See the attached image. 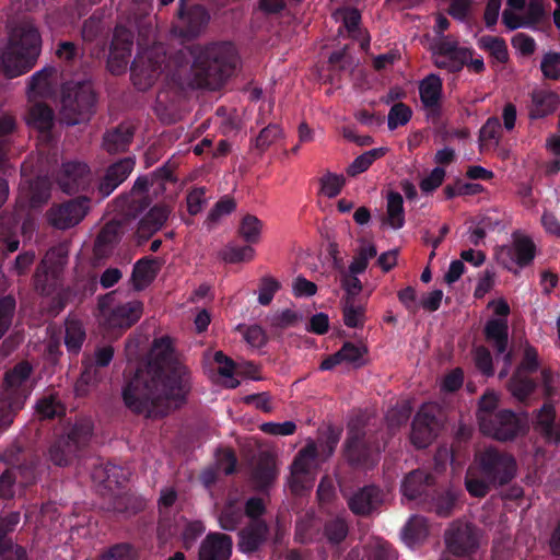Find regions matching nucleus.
Wrapping results in <instances>:
<instances>
[{
    "mask_svg": "<svg viewBox=\"0 0 560 560\" xmlns=\"http://www.w3.org/2000/svg\"><path fill=\"white\" fill-rule=\"evenodd\" d=\"M190 390V371L164 336L153 341L148 364L124 387L122 399L135 413L161 418L184 406Z\"/></svg>",
    "mask_w": 560,
    "mask_h": 560,
    "instance_id": "1",
    "label": "nucleus"
},
{
    "mask_svg": "<svg viewBox=\"0 0 560 560\" xmlns=\"http://www.w3.org/2000/svg\"><path fill=\"white\" fill-rule=\"evenodd\" d=\"M190 66H178L171 74V80L179 89H221L233 75L238 58L230 43H212L191 49Z\"/></svg>",
    "mask_w": 560,
    "mask_h": 560,
    "instance_id": "2",
    "label": "nucleus"
},
{
    "mask_svg": "<svg viewBox=\"0 0 560 560\" xmlns=\"http://www.w3.org/2000/svg\"><path fill=\"white\" fill-rule=\"evenodd\" d=\"M42 49V37L31 23L14 27L0 56V71L10 79L28 72L36 63Z\"/></svg>",
    "mask_w": 560,
    "mask_h": 560,
    "instance_id": "3",
    "label": "nucleus"
},
{
    "mask_svg": "<svg viewBox=\"0 0 560 560\" xmlns=\"http://www.w3.org/2000/svg\"><path fill=\"white\" fill-rule=\"evenodd\" d=\"M95 105V94L90 82H69L62 88L60 121L73 126L88 121Z\"/></svg>",
    "mask_w": 560,
    "mask_h": 560,
    "instance_id": "4",
    "label": "nucleus"
},
{
    "mask_svg": "<svg viewBox=\"0 0 560 560\" xmlns=\"http://www.w3.org/2000/svg\"><path fill=\"white\" fill-rule=\"evenodd\" d=\"M114 300V293H107L100 299V323L107 331L130 328L140 319L143 313V304L138 300L115 304Z\"/></svg>",
    "mask_w": 560,
    "mask_h": 560,
    "instance_id": "5",
    "label": "nucleus"
},
{
    "mask_svg": "<svg viewBox=\"0 0 560 560\" xmlns=\"http://www.w3.org/2000/svg\"><path fill=\"white\" fill-rule=\"evenodd\" d=\"M93 433V423L89 419L77 421L49 450L50 460L57 466L69 465L85 446Z\"/></svg>",
    "mask_w": 560,
    "mask_h": 560,
    "instance_id": "6",
    "label": "nucleus"
},
{
    "mask_svg": "<svg viewBox=\"0 0 560 560\" xmlns=\"http://www.w3.org/2000/svg\"><path fill=\"white\" fill-rule=\"evenodd\" d=\"M476 464L480 472L493 485H505L510 482L517 471L515 458L495 447H487L476 455Z\"/></svg>",
    "mask_w": 560,
    "mask_h": 560,
    "instance_id": "7",
    "label": "nucleus"
},
{
    "mask_svg": "<svg viewBox=\"0 0 560 560\" xmlns=\"http://www.w3.org/2000/svg\"><path fill=\"white\" fill-rule=\"evenodd\" d=\"M166 55L162 45H155L137 55L131 65L133 85L145 91L158 80L164 69Z\"/></svg>",
    "mask_w": 560,
    "mask_h": 560,
    "instance_id": "8",
    "label": "nucleus"
},
{
    "mask_svg": "<svg viewBox=\"0 0 560 560\" xmlns=\"http://www.w3.org/2000/svg\"><path fill=\"white\" fill-rule=\"evenodd\" d=\"M380 445L366 431L351 427L346 441L348 462L362 468L373 467L380 457Z\"/></svg>",
    "mask_w": 560,
    "mask_h": 560,
    "instance_id": "9",
    "label": "nucleus"
},
{
    "mask_svg": "<svg viewBox=\"0 0 560 560\" xmlns=\"http://www.w3.org/2000/svg\"><path fill=\"white\" fill-rule=\"evenodd\" d=\"M536 255V245L530 236L521 231L512 233V243L503 245L495 252L498 261L509 270L516 265L520 268L530 265Z\"/></svg>",
    "mask_w": 560,
    "mask_h": 560,
    "instance_id": "10",
    "label": "nucleus"
},
{
    "mask_svg": "<svg viewBox=\"0 0 560 560\" xmlns=\"http://www.w3.org/2000/svg\"><path fill=\"white\" fill-rule=\"evenodd\" d=\"M317 456L316 445L308 443L294 458L291 465L289 486L295 494L310 490L315 480V460Z\"/></svg>",
    "mask_w": 560,
    "mask_h": 560,
    "instance_id": "11",
    "label": "nucleus"
},
{
    "mask_svg": "<svg viewBox=\"0 0 560 560\" xmlns=\"http://www.w3.org/2000/svg\"><path fill=\"white\" fill-rule=\"evenodd\" d=\"M440 408L435 404H424L417 412L410 434L411 443L418 447L423 448L430 445L435 439L441 422L438 419Z\"/></svg>",
    "mask_w": 560,
    "mask_h": 560,
    "instance_id": "12",
    "label": "nucleus"
},
{
    "mask_svg": "<svg viewBox=\"0 0 560 560\" xmlns=\"http://www.w3.org/2000/svg\"><path fill=\"white\" fill-rule=\"evenodd\" d=\"M480 431L494 440L506 442L514 440L522 431L520 418L511 410H500L491 418H483Z\"/></svg>",
    "mask_w": 560,
    "mask_h": 560,
    "instance_id": "13",
    "label": "nucleus"
},
{
    "mask_svg": "<svg viewBox=\"0 0 560 560\" xmlns=\"http://www.w3.org/2000/svg\"><path fill=\"white\" fill-rule=\"evenodd\" d=\"M480 532L470 523L454 522L445 534L448 550L456 556L475 552L480 545Z\"/></svg>",
    "mask_w": 560,
    "mask_h": 560,
    "instance_id": "14",
    "label": "nucleus"
},
{
    "mask_svg": "<svg viewBox=\"0 0 560 560\" xmlns=\"http://www.w3.org/2000/svg\"><path fill=\"white\" fill-rule=\"evenodd\" d=\"M186 0H179L177 10V24L174 32L184 38H194L203 32L209 23L210 16L201 5L185 7Z\"/></svg>",
    "mask_w": 560,
    "mask_h": 560,
    "instance_id": "15",
    "label": "nucleus"
},
{
    "mask_svg": "<svg viewBox=\"0 0 560 560\" xmlns=\"http://www.w3.org/2000/svg\"><path fill=\"white\" fill-rule=\"evenodd\" d=\"M468 50L459 48L457 42L441 36L432 46L434 65L451 72L459 71L468 58Z\"/></svg>",
    "mask_w": 560,
    "mask_h": 560,
    "instance_id": "16",
    "label": "nucleus"
},
{
    "mask_svg": "<svg viewBox=\"0 0 560 560\" xmlns=\"http://www.w3.org/2000/svg\"><path fill=\"white\" fill-rule=\"evenodd\" d=\"M89 202L86 197H81L55 206L48 211V220L57 229H70L81 222L86 215Z\"/></svg>",
    "mask_w": 560,
    "mask_h": 560,
    "instance_id": "17",
    "label": "nucleus"
},
{
    "mask_svg": "<svg viewBox=\"0 0 560 560\" xmlns=\"http://www.w3.org/2000/svg\"><path fill=\"white\" fill-rule=\"evenodd\" d=\"M133 46V35L125 27H116L107 67L113 74H121L126 71Z\"/></svg>",
    "mask_w": 560,
    "mask_h": 560,
    "instance_id": "18",
    "label": "nucleus"
},
{
    "mask_svg": "<svg viewBox=\"0 0 560 560\" xmlns=\"http://www.w3.org/2000/svg\"><path fill=\"white\" fill-rule=\"evenodd\" d=\"M57 180L62 191L75 194L90 186L92 182L91 170L88 164L83 162H66L58 173Z\"/></svg>",
    "mask_w": 560,
    "mask_h": 560,
    "instance_id": "19",
    "label": "nucleus"
},
{
    "mask_svg": "<svg viewBox=\"0 0 560 560\" xmlns=\"http://www.w3.org/2000/svg\"><path fill=\"white\" fill-rule=\"evenodd\" d=\"M232 538L221 533H210L201 541L198 560H229L232 553Z\"/></svg>",
    "mask_w": 560,
    "mask_h": 560,
    "instance_id": "20",
    "label": "nucleus"
},
{
    "mask_svg": "<svg viewBox=\"0 0 560 560\" xmlns=\"http://www.w3.org/2000/svg\"><path fill=\"white\" fill-rule=\"evenodd\" d=\"M32 366L27 362L16 364L12 370L8 371L4 376L5 390L15 396V407H20L21 398H26L31 386L28 385Z\"/></svg>",
    "mask_w": 560,
    "mask_h": 560,
    "instance_id": "21",
    "label": "nucleus"
},
{
    "mask_svg": "<svg viewBox=\"0 0 560 560\" xmlns=\"http://www.w3.org/2000/svg\"><path fill=\"white\" fill-rule=\"evenodd\" d=\"M57 84V70L54 67L43 68L30 78L27 85L28 100L35 102L37 98L49 97L54 94Z\"/></svg>",
    "mask_w": 560,
    "mask_h": 560,
    "instance_id": "22",
    "label": "nucleus"
},
{
    "mask_svg": "<svg viewBox=\"0 0 560 560\" xmlns=\"http://www.w3.org/2000/svg\"><path fill=\"white\" fill-rule=\"evenodd\" d=\"M384 502L383 492L369 486L360 489L348 499L350 510L358 515H368Z\"/></svg>",
    "mask_w": 560,
    "mask_h": 560,
    "instance_id": "23",
    "label": "nucleus"
},
{
    "mask_svg": "<svg viewBox=\"0 0 560 560\" xmlns=\"http://www.w3.org/2000/svg\"><path fill=\"white\" fill-rule=\"evenodd\" d=\"M135 167V159L125 158L110 165L100 183L98 190L103 197L110 195L127 179Z\"/></svg>",
    "mask_w": 560,
    "mask_h": 560,
    "instance_id": "24",
    "label": "nucleus"
},
{
    "mask_svg": "<svg viewBox=\"0 0 560 560\" xmlns=\"http://www.w3.org/2000/svg\"><path fill=\"white\" fill-rule=\"evenodd\" d=\"M268 532L264 521H253L238 533V549L245 553L257 551L266 541Z\"/></svg>",
    "mask_w": 560,
    "mask_h": 560,
    "instance_id": "25",
    "label": "nucleus"
},
{
    "mask_svg": "<svg viewBox=\"0 0 560 560\" xmlns=\"http://www.w3.org/2000/svg\"><path fill=\"white\" fill-rule=\"evenodd\" d=\"M560 104L559 95L545 89L534 90L530 93L529 116L532 118H542L552 114Z\"/></svg>",
    "mask_w": 560,
    "mask_h": 560,
    "instance_id": "26",
    "label": "nucleus"
},
{
    "mask_svg": "<svg viewBox=\"0 0 560 560\" xmlns=\"http://www.w3.org/2000/svg\"><path fill=\"white\" fill-rule=\"evenodd\" d=\"M149 186L150 183L147 177H138L129 195L119 198L118 202L121 205V209L127 215H136L137 212L147 207L145 192Z\"/></svg>",
    "mask_w": 560,
    "mask_h": 560,
    "instance_id": "27",
    "label": "nucleus"
},
{
    "mask_svg": "<svg viewBox=\"0 0 560 560\" xmlns=\"http://www.w3.org/2000/svg\"><path fill=\"white\" fill-rule=\"evenodd\" d=\"M133 133L135 130L131 125L121 124L104 135L103 148L110 154L124 152L129 147Z\"/></svg>",
    "mask_w": 560,
    "mask_h": 560,
    "instance_id": "28",
    "label": "nucleus"
},
{
    "mask_svg": "<svg viewBox=\"0 0 560 560\" xmlns=\"http://www.w3.org/2000/svg\"><path fill=\"white\" fill-rule=\"evenodd\" d=\"M340 303L345 325L350 328H362L366 320V301L361 298H342Z\"/></svg>",
    "mask_w": 560,
    "mask_h": 560,
    "instance_id": "29",
    "label": "nucleus"
},
{
    "mask_svg": "<svg viewBox=\"0 0 560 560\" xmlns=\"http://www.w3.org/2000/svg\"><path fill=\"white\" fill-rule=\"evenodd\" d=\"M277 474L276 458L270 454L264 453L258 458L252 479L255 487L262 490L275 481Z\"/></svg>",
    "mask_w": 560,
    "mask_h": 560,
    "instance_id": "30",
    "label": "nucleus"
},
{
    "mask_svg": "<svg viewBox=\"0 0 560 560\" xmlns=\"http://www.w3.org/2000/svg\"><path fill=\"white\" fill-rule=\"evenodd\" d=\"M420 100L425 108L435 110L442 96V80L435 74H429L419 84Z\"/></svg>",
    "mask_w": 560,
    "mask_h": 560,
    "instance_id": "31",
    "label": "nucleus"
},
{
    "mask_svg": "<svg viewBox=\"0 0 560 560\" xmlns=\"http://www.w3.org/2000/svg\"><path fill=\"white\" fill-rule=\"evenodd\" d=\"M433 483V477L422 469H416L408 474L402 481L401 491L408 499L421 495Z\"/></svg>",
    "mask_w": 560,
    "mask_h": 560,
    "instance_id": "32",
    "label": "nucleus"
},
{
    "mask_svg": "<svg viewBox=\"0 0 560 560\" xmlns=\"http://www.w3.org/2000/svg\"><path fill=\"white\" fill-rule=\"evenodd\" d=\"M171 212V207L166 205L154 206L140 221L138 233L144 236L159 231L168 219Z\"/></svg>",
    "mask_w": 560,
    "mask_h": 560,
    "instance_id": "33",
    "label": "nucleus"
},
{
    "mask_svg": "<svg viewBox=\"0 0 560 560\" xmlns=\"http://www.w3.org/2000/svg\"><path fill=\"white\" fill-rule=\"evenodd\" d=\"M508 331L509 326L505 318H493L486 324V339L495 347L498 353H504L506 350Z\"/></svg>",
    "mask_w": 560,
    "mask_h": 560,
    "instance_id": "34",
    "label": "nucleus"
},
{
    "mask_svg": "<svg viewBox=\"0 0 560 560\" xmlns=\"http://www.w3.org/2000/svg\"><path fill=\"white\" fill-rule=\"evenodd\" d=\"M506 388L517 401H525L535 390V382L524 372L515 370L506 384Z\"/></svg>",
    "mask_w": 560,
    "mask_h": 560,
    "instance_id": "35",
    "label": "nucleus"
},
{
    "mask_svg": "<svg viewBox=\"0 0 560 560\" xmlns=\"http://www.w3.org/2000/svg\"><path fill=\"white\" fill-rule=\"evenodd\" d=\"M156 261L142 258L136 262L132 270L131 281L136 290H142L149 285L156 276Z\"/></svg>",
    "mask_w": 560,
    "mask_h": 560,
    "instance_id": "36",
    "label": "nucleus"
},
{
    "mask_svg": "<svg viewBox=\"0 0 560 560\" xmlns=\"http://www.w3.org/2000/svg\"><path fill=\"white\" fill-rule=\"evenodd\" d=\"M385 223L394 230L405 224L404 200L399 192L390 191L387 195Z\"/></svg>",
    "mask_w": 560,
    "mask_h": 560,
    "instance_id": "37",
    "label": "nucleus"
},
{
    "mask_svg": "<svg viewBox=\"0 0 560 560\" xmlns=\"http://www.w3.org/2000/svg\"><path fill=\"white\" fill-rule=\"evenodd\" d=\"M119 226L115 222H109L100 231L95 244L94 254L102 258L108 255L113 246L118 242Z\"/></svg>",
    "mask_w": 560,
    "mask_h": 560,
    "instance_id": "38",
    "label": "nucleus"
},
{
    "mask_svg": "<svg viewBox=\"0 0 560 560\" xmlns=\"http://www.w3.org/2000/svg\"><path fill=\"white\" fill-rule=\"evenodd\" d=\"M27 124L39 131H48L54 125V113L51 108L43 103L35 102L28 112Z\"/></svg>",
    "mask_w": 560,
    "mask_h": 560,
    "instance_id": "39",
    "label": "nucleus"
},
{
    "mask_svg": "<svg viewBox=\"0 0 560 560\" xmlns=\"http://www.w3.org/2000/svg\"><path fill=\"white\" fill-rule=\"evenodd\" d=\"M465 485L467 491L477 498H483L490 490L492 481H488L485 476L480 472L478 465L470 467L466 474Z\"/></svg>",
    "mask_w": 560,
    "mask_h": 560,
    "instance_id": "40",
    "label": "nucleus"
},
{
    "mask_svg": "<svg viewBox=\"0 0 560 560\" xmlns=\"http://www.w3.org/2000/svg\"><path fill=\"white\" fill-rule=\"evenodd\" d=\"M85 340V331L81 322L68 319L66 322L65 343L69 352L78 353Z\"/></svg>",
    "mask_w": 560,
    "mask_h": 560,
    "instance_id": "41",
    "label": "nucleus"
},
{
    "mask_svg": "<svg viewBox=\"0 0 560 560\" xmlns=\"http://www.w3.org/2000/svg\"><path fill=\"white\" fill-rule=\"evenodd\" d=\"M428 535L427 522L421 516H412L406 524L402 538L409 546H413L423 540Z\"/></svg>",
    "mask_w": 560,
    "mask_h": 560,
    "instance_id": "42",
    "label": "nucleus"
},
{
    "mask_svg": "<svg viewBox=\"0 0 560 560\" xmlns=\"http://www.w3.org/2000/svg\"><path fill=\"white\" fill-rule=\"evenodd\" d=\"M68 249L65 245L52 247L43 258L40 268L45 273L51 272L55 275L62 266L66 265Z\"/></svg>",
    "mask_w": 560,
    "mask_h": 560,
    "instance_id": "43",
    "label": "nucleus"
},
{
    "mask_svg": "<svg viewBox=\"0 0 560 560\" xmlns=\"http://www.w3.org/2000/svg\"><path fill=\"white\" fill-rule=\"evenodd\" d=\"M386 151L387 149L385 148H377L364 152L363 154L354 159V161L349 165L347 173L350 176H355L360 173H363L371 166V164L375 160L384 156Z\"/></svg>",
    "mask_w": 560,
    "mask_h": 560,
    "instance_id": "44",
    "label": "nucleus"
},
{
    "mask_svg": "<svg viewBox=\"0 0 560 560\" xmlns=\"http://www.w3.org/2000/svg\"><path fill=\"white\" fill-rule=\"evenodd\" d=\"M501 138V124L497 117H490L481 127L479 141L481 148L497 147Z\"/></svg>",
    "mask_w": 560,
    "mask_h": 560,
    "instance_id": "45",
    "label": "nucleus"
},
{
    "mask_svg": "<svg viewBox=\"0 0 560 560\" xmlns=\"http://www.w3.org/2000/svg\"><path fill=\"white\" fill-rule=\"evenodd\" d=\"M345 183L346 179L342 174L327 172L319 178V191L327 198H335L340 194Z\"/></svg>",
    "mask_w": 560,
    "mask_h": 560,
    "instance_id": "46",
    "label": "nucleus"
},
{
    "mask_svg": "<svg viewBox=\"0 0 560 560\" xmlns=\"http://www.w3.org/2000/svg\"><path fill=\"white\" fill-rule=\"evenodd\" d=\"M243 517L242 508L238 504L229 502L219 516V523L224 530H234Z\"/></svg>",
    "mask_w": 560,
    "mask_h": 560,
    "instance_id": "47",
    "label": "nucleus"
},
{
    "mask_svg": "<svg viewBox=\"0 0 560 560\" xmlns=\"http://www.w3.org/2000/svg\"><path fill=\"white\" fill-rule=\"evenodd\" d=\"M261 229V221L255 215L247 214L241 222L240 234L246 242L257 243L260 237Z\"/></svg>",
    "mask_w": 560,
    "mask_h": 560,
    "instance_id": "48",
    "label": "nucleus"
},
{
    "mask_svg": "<svg viewBox=\"0 0 560 560\" xmlns=\"http://www.w3.org/2000/svg\"><path fill=\"white\" fill-rule=\"evenodd\" d=\"M480 46L489 50V52L499 61L506 62L509 52L505 42L500 37L483 36L479 40Z\"/></svg>",
    "mask_w": 560,
    "mask_h": 560,
    "instance_id": "49",
    "label": "nucleus"
},
{
    "mask_svg": "<svg viewBox=\"0 0 560 560\" xmlns=\"http://www.w3.org/2000/svg\"><path fill=\"white\" fill-rule=\"evenodd\" d=\"M36 411L42 418H54L65 412V407L54 395L43 397L36 404Z\"/></svg>",
    "mask_w": 560,
    "mask_h": 560,
    "instance_id": "50",
    "label": "nucleus"
},
{
    "mask_svg": "<svg viewBox=\"0 0 560 560\" xmlns=\"http://www.w3.org/2000/svg\"><path fill=\"white\" fill-rule=\"evenodd\" d=\"M97 560H138V553L129 544H117L107 549Z\"/></svg>",
    "mask_w": 560,
    "mask_h": 560,
    "instance_id": "51",
    "label": "nucleus"
},
{
    "mask_svg": "<svg viewBox=\"0 0 560 560\" xmlns=\"http://www.w3.org/2000/svg\"><path fill=\"white\" fill-rule=\"evenodd\" d=\"M97 560H138V553L129 544H117L107 549Z\"/></svg>",
    "mask_w": 560,
    "mask_h": 560,
    "instance_id": "52",
    "label": "nucleus"
},
{
    "mask_svg": "<svg viewBox=\"0 0 560 560\" xmlns=\"http://www.w3.org/2000/svg\"><path fill=\"white\" fill-rule=\"evenodd\" d=\"M340 284L345 290L343 298L358 299L362 291V283L358 278V273H352L346 269H340Z\"/></svg>",
    "mask_w": 560,
    "mask_h": 560,
    "instance_id": "53",
    "label": "nucleus"
},
{
    "mask_svg": "<svg viewBox=\"0 0 560 560\" xmlns=\"http://www.w3.org/2000/svg\"><path fill=\"white\" fill-rule=\"evenodd\" d=\"M280 283L277 279L270 276H265L260 279L258 288V302L261 305H269L276 292L280 289Z\"/></svg>",
    "mask_w": 560,
    "mask_h": 560,
    "instance_id": "54",
    "label": "nucleus"
},
{
    "mask_svg": "<svg viewBox=\"0 0 560 560\" xmlns=\"http://www.w3.org/2000/svg\"><path fill=\"white\" fill-rule=\"evenodd\" d=\"M255 250L250 246H229L222 253L224 261L236 264L241 261H249L254 258Z\"/></svg>",
    "mask_w": 560,
    "mask_h": 560,
    "instance_id": "55",
    "label": "nucleus"
},
{
    "mask_svg": "<svg viewBox=\"0 0 560 560\" xmlns=\"http://www.w3.org/2000/svg\"><path fill=\"white\" fill-rule=\"evenodd\" d=\"M411 118V109L404 103L395 104L388 113V128L395 129L398 126L406 125Z\"/></svg>",
    "mask_w": 560,
    "mask_h": 560,
    "instance_id": "56",
    "label": "nucleus"
},
{
    "mask_svg": "<svg viewBox=\"0 0 560 560\" xmlns=\"http://www.w3.org/2000/svg\"><path fill=\"white\" fill-rule=\"evenodd\" d=\"M237 330L242 331L245 341L253 348H260L267 341L264 329L258 325H252L248 327L238 325Z\"/></svg>",
    "mask_w": 560,
    "mask_h": 560,
    "instance_id": "57",
    "label": "nucleus"
},
{
    "mask_svg": "<svg viewBox=\"0 0 560 560\" xmlns=\"http://www.w3.org/2000/svg\"><path fill=\"white\" fill-rule=\"evenodd\" d=\"M540 69L545 78L550 80L560 79V54L548 52L544 56Z\"/></svg>",
    "mask_w": 560,
    "mask_h": 560,
    "instance_id": "58",
    "label": "nucleus"
},
{
    "mask_svg": "<svg viewBox=\"0 0 560 560\" xmlns=\"http://www.w3.org/2000/svg\"><path fill=\"white\" fill-rule=\"evenodd\" d=\"M499 402V395L494 392L485 393L479 400V410L477 413L479 424L483 418H491L495 415L494 410Z\"/></svg>",
    "mask_w": 560,
    "mask_h": 560,
    "instance_id": "59",
    "label": "nucleus"
},
{
    "mask_svg": "<svg viewBox=\"0 0 560 560\" xmlns=\"http://www.w3.org/2000/svg\"><path fill=\"white\" fill-rule=\"evenodd\" d=\"M214 361L220 364L219 368V374L224 377L231 378V381L226 384L230 388H235L238 386L240 382L232 378L234 370H235V363L234 361L226 357L222 351H217L214 353Z\"/></svg>",
    "mask_w": 560,
    "mask_h": 560,
    "instance_id": "60",
    "label": "nucleus"
},
{
    "mask_svg": "<svg viewBox=\"0 0 560 560\" xmlns=\"http://www.w3.org/2000/svg\"><path fill=\"white\" fill-rule=\"evenodd\" d=\"M235 207L236 203L232 198L225 197L219 200L209 212L207 217V223L209 225L217 223L222 217L233 212Z\"/></svg>",
    "mask_w": 560,
    "mask_h": 560,
    "instance_id": "61",
    "label": "nucleus"
},
{
    "mask_svg": "<svg viewBox=\"0 0 560 560\" xmlns=\"http://www.w3.org/2000/svg\"><path fill=\"white\" fill-rule=\"evenodd\" d=\"M472 354L476 368L486 376H492L494 371L490 351L487 348L480 346L475 348Z\"/></svg>",
    "mask_w": 560,
    "mask_h": 560,
    "instance_id": "62",
    "label": "nucleus"
},
{
    "mask_svg": "<svg viewBox=\"0 0 560 560\" xmlns=\"http://www.w3.org/2000/svg\"><path fill=\"white\" fill-rule=\"evenodd\" d=\"M337 13L341 14L343 25L351 36L358 38L360 33L359 25L361 22L360 11L353 8H346L339 9Z\"/></svg>",
    "mask_w": 560,
    "mask_h": 560,
    "instance_id": "63",
    "label": "nucleus"
},
{
    "mask_svg": "<svg viewBox=\"0 0 560 560\" xmlns=\"http://www.w3.org/2000/svg\"><path fill=\"white\" fill-rule=\"evenodd\" d=\"M282 136V131L278 125H268L256 138V147L266 150Z\"/></svg>",
    "mask_w": 560,
    "mask_h": 560,
    "instance_id": "64",
    "label": "nucleus"
}]
</instances>
